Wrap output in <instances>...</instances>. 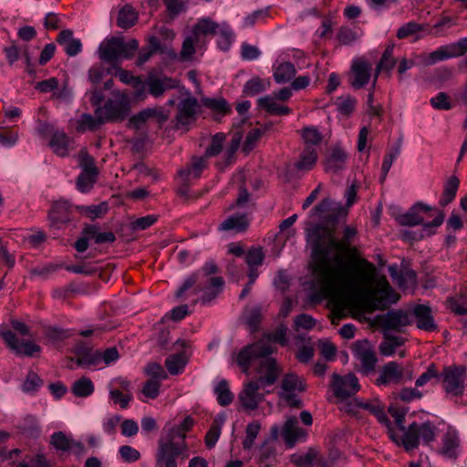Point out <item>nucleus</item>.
I'll use <instances>...</instances> for the list:
<instances>
[{
	"instance_id": "obj_1",
	"label": "nucleus",
	"mask_w": 467,
	"mask_h": 467,
	"mask_svg": "<svg viewBox=\"0 0 467 467\" xmlns=\"http://www.w3.org/2000/svg\"><path fill=\"white\" fill-rule=\"evenodd\" d=\"M357 235V229L347 225L342 239L337 240L334 233L326 227L316 225L307 231L306 241L311 247L312 268L316 288L310 297L320 302L374 281L377 270L366 259L359 261L358 275H353L344 254H347Z\"/></svg>"
},
{
	"instance_id": "obj_2",
	"label": "nucleus",
	"mask_w": 467,
	"mask_h": 467,
	"mask_svg": "<svg viewBox=\"0 0 467 467\" xmlns=\"http://www.w3.org/2000/svg\"><path fill=\"white\" fill-rule=\"evenodd\" d=\"M275 348L265 341H256L243 348L236 356V363L245 374L256 365V371L263 374L257 380H249L244 384L238 400L245 410H254L264 400L265 393L260 389L273 385L281 371L275 358L271 355Z\"/></svg>"
},
{
	"instance_id": "obj_3",
	"label": "nucleus",
	"mask_w": 467,
	"mask_h": 467,
	"mask_svg": "<svg viewBox=\"0 0 467 467\" xmlns=\"http://www.w3.org/2000/svg\"><path fill=\"white\" fill-rule=\"evenodd\" d=\"M436 426L430 420L423 423L412 422L407 428L402 436L397 435L389 430V438L398 445L402 446L407 451L417 449L421 440L424 444H429L436 438Z\"/></svg>"
},
{
	"instance_id": "obj_4",
	"label": "nucleus",
	"mask_w": 467,
	"mask_h": 467,
	"mask_svg": "<svg viewBox=\"0 0 467 467\" xmlns=\"http://www.w3.org/2000/svg\"><path fill=\"white\" fill-rule=\"evenodd\" d=\"M357 188L358 186L352 183L347 189L345 192L346 206L329 198H326L311 210V214L319 216L331 223H336L341 219H345L348 213V208L356 202Z\"/></svg>"
},
{
	"instance_id": "obj_5",
	"label": "nucleus",
	"mask_w": 467,
	"mask_h": 467,
	"mask_svg": "<svg viewBox=\"0 0 467 467\" xmlns=\"http://www.w3.org/2000/svg\"><path fill=\"white\" fill-rule=\"evenodd\" d=\"M445 398L458 402L467 386V368L463 365H451L443 368L439 375Z\"/></svg>"
},
{
	"instance_id": "obj_6",
	"label": "nucleus",
	"mask_w": 467,
	"mask_h": 467,
	"mask_svg": "<svg viewBox=\"0 0 467 467\" xmlns=\"http://www.w3.org/2000/svg\"><path fill=\"white\" fill-rule=\"evenodd\" d=\"M187 458L188 445L180 436L161 435L156 452V467H177V458Z\"/></svg>"
},
{
	"instance_id": "obj_7",
	"label": "nucleus",
	"mask_w": 467,
	"mask_h": 467,
	"mask_svg": "<svg viewBox=\"0 0 467 467\" xmlns=\"http://www.w3.org/2000/svg\"><path fill=\"white\" fill-rule=\"evenodd\" d=\"M139 48V42L130 39L125 42L122 36H112L104 40L99 47V57L108 63H116L119 58L130 59Z\"/></svg>"
},
{
	"instance_id": "obj_8",
	"label": "nucleus",
	"mask_w": 467,
	"mask_h": 467,
	"mask_svg": "<svg viewBox=\"0 0 467 467\" xmlns=\"http://www.w3.org/2000/svg\"><path fill=\"white\" fill-rule=\"evenodd\" d=\"M111 95L104 106L98 107V112L102 113V121H122L130 112V99L128 93L120 90H114Z\"/></svg>"
},
{
	"instance_id": "obj_9",
	"label": "nucleus",
	"mask_w": 467,
	"mask_h": 467,
	"mask_svg": "<svg viewBox=\"0 0 467 467\" xmlns=\"http://www.w3.org/2000/svg\"><path fill=\"white\" fill-rule=\"evenodd\" d=\"M433 208L422 202H418L410 207L407 213L399 217V223L401 225L413 226L417 224H422L423 230L428 232V234H433L431 228H436L441 225L444 220V213L440 211L432 222L423 223L424 218L421 215L423 213L432 211Z\"/></svg>"
},
{
	"instance_id": "obj_10",
	"label": "nucleus",
	"mask_w": 467,
	"mask_h": 467,
	"mask_svg": "<svg viewBox=\"0 0 467 467\" xmlns=\"http://www.w3.org/2000/svg\"><path fill=\"white\" fill-rule=\"evenodd\" d=\"M414 377L412 366H400L395 361L386 363L379 370L375 383L378 386L398 385L411 380Z\"/></svg>"
},
{
	"instance_id": "obj_11",
	"label": "nucleus",
	"mask_w": 467,
	"mask_h": 467,
	"mask_svg": "<svg viewBox=\"0 0 467 467\" xmlns=\"http://www.w3.org/2000/svg\"><path fill=\"white\" fill-rule=\"evenodd\" d=\"M354 358L359 362V370L368 375L375 370L378 358L368 340H358L351 347Z\"/></svg>"
},
{
	"instance_id": "obj_12",
	"label": "nucleus",
	"mask_w": 467,
	"mask_h": 467,
	"mask_svg": "<svg viewBox=\"0 0 467 467\" xmlns=\"http://www.w3.org/2000/svg\"><path fill=\"white\" fill-rule=\"evenodd\" d=\"M399 300V296L392 289L385 276L377 280L374 292L370 295L369 301L373 309H384Z\"/></svg>"
},
{
	"instance_id": "obj_13",
	"label": "nucleus",
	"mask_w": 467,
	"mask_h": 467,
	"mask_svg": "<svg viewBox=\"0 0 467 467\" xmlns=\"http://www.w3.org/2000/svg\"><path fill=\"white\" fill-rule=\"evenodd\" d=\"M331 386L334 395L341 400L355 395L360 389L358 378L352 373L345 376L333 374Z\"/></svg>"
},
{
	"instance_id": "obj_14",
	"label": "nucleus",
	"mask_w": 467,
	"mask_h": 467,
	"mask_svg": "<svg viewBox=\"0 0 467 467\" xmlns=\"http://www.w3.org/2000/svg\"><path fill=\"white\" fill-rule=\"evenodd\" d=\"M0 336L7 347L17 355L33 357L41 351V347L31 340L22 341L19 343L16 334L10 330L0 332Z\"/></svg>"
},
{
	"instance_id": "obj_15",
	"label": "nucleus",
	"mask_w": 467,
	"mask_h": 467,
	"mask_svg": "<svg viewBox=\"0 0 467 467\" xmlns=\"http://www.w3.org/2000/svg\"><path fill=\"white\" fill-rule=\"evenodd\" d=\"M379 322L385 329L401 331L403 327L411 324L412 319L409 312L402 309H394L380 316Z\"/></svg>"
},
{
	"instance_id": "obj_16",
	"label": "nucleus",
	"mask_w": 467,
	"mask_h": 467,
	"mask_svg": "<svg viewBox=\"0 0 467 467\" xmlns=\"http://www.w3.org/2000/svg\"><path fill=\"white\" fill-rule=\"evenodd\" d=\"M198 100L192 96L182 99L178 104V113L175 117V127L180 129L194 120L198 109Z\"/></svg>"
},
{
	"instance_id": "obj_17",
	"label": "nucleus",
	"mask_w": 467,
	"mask_h": 467,
	"mask_svg": "<svg viewBox=\"0 0 467 467\" xmlns=\"http://www.w3.org/2000/svg\"><path fill=\"white\" fill-rule=\"evenodd\" d=\"M372 66L364 58H356L351 65L352 78L350 85L355 89H359L365 87L370 79Z\"/></svg>"
},
{
	"instance_id": "obj_18",
	"label": "nucleus",
	"mask_w": 467,
	"mask_h": 467,
	"mask_svg": "<svg viewBox=\"0 0 467 467\" xmlns=\"http://www.w3.org/2000/svg\"><path fill=\"white\" fill-rule=\"evenodd\" d=\"M50 445L61 452L72 451L76 454H82L84 452L83 444L63 431H57L51 435Z\"/></svg>"
},
{
	"instance_id": "obj_19",
	"label": "nucleus",
	"mask_w": 467,
	"mask_h": 467,
	"mask_svg": "<svg viewBox=\"0 0 467 467\" xmlns=\"http://www.w3.org/2000/svg\"><path fill=\"white\" fill-rule=\"evenodd\" d=\"M348 152L338 145L331 148L328 155L324 161V170L327 173L337 174L346 169Z\"/></svg>"
},
{
	"instance_id": "obj_20",
	"label": "nucleus",
	"mask_w": 467,
	"mask_h": 467,
	"mask_svg": "<svg viewBox=\"0 0 467 467\" xmlns=\"http://www.w3.org/2000/svg\"><path fill=\"white\" fill-rule=\"evenodd\" d=\"M145 84L151 96L160 98L166 90L177 88L178 81L166 76L150 74L145 80Z\"/></svg>"
},
{
	"instance_id": "obj_21",
	"label": "nucleus",
	"mask_w": 467,
	"mask_h": 467,
	"mask_svg": "<svg viewBox=\"0 0 467 467\" xmlns=\"http://www.w3.org/2000/svg\"><path fill=\"white\" fill-rule=\"evenodd\" d=\"M282 434L289 448L294 447L296 441H304L306 437V431L298 426L297 419L295 417L286 420Z\"/></svg>"
},
{
	"instance_id": "obj_22",
	"label": "nucleus",
	"mask_w": 467,
	"mask_h": 467,
	"mask_svg": "<svg viewBox=\"0 0 467 467\" xmlns=\"http://www.w3.org/2000/svg\"><path fill=\"white\" fill-rule=\"evenodd\" d=\"M354 404L358 408L366 410L369 411L371 414L375 415L378 420L387 427L388 433H389V430H391V423L388 419L384 411V406L381 404L380 401H379L378 400L363 401L359 399H355Z\"/></svg>"
},
{
	"instance_id": "obj_23",
	"label": "nucleus",
	"mask_w": 467,
	"mask_h": 467,
	"mask_svg": "<svg viewBox=\"0 0 467 467\" xmlns=\"http://www.w3.org/2000/svg\"><path fill=\"white\" fill-rule=\"evenodd\" d=\"M461 451V441L456 431L449 430L442 437L441 453L450 459H456Z\"/></svg>"
},
{
	"instance_id": "obj_24",
	"label": "nucleus",
	"mask_w": 467,
	"mask_h": 467,
	"mask_svg": "<svg viewBox=\"0 0 467 467\" xmlns=\"http://www.w3.org/2000/svg\"><path fill=\"white\" fill-rule=\"evenodd\" d=\"M413 316L416 319L417 327L425 331H433L437 328L431 309L425 305H418L413 308Z\"/></svg>"
},
{
	"instance_id": "obj_25",
	"label": "nucleus",
	"mask_w": 467,
	"mask_h": 467,
	"mask_svg": "<svg viewBox=\"0 0 467 467\" xmlns=\"http://www.w3.org/2000/svg\"><path fill=\"white\" fill-rule=\"evenodd\" d=\"M282 392L281 396L287 401H292L293 404H299L300 401H294L296 391H303L305 386L300 381L299 378L295 374H287L282 380Z\"/></svg>"
},
{
	"instance_id": "obj_26",
	"label": "nucleus",
	"mask_w": 467,
	"mask_h": 467,
	"mask_svg": "<svg viewBox=\"0 0 467 467\" xmlns=\"http://www.w3.org/2000/svg\"><path fill=\"white\" fill-rule=\"evenodd\" d=\"M57 41L64 47L65 52L69 57H75L81 52V41L73 37V31L70 29L62 30L57 37Z\"/></svg>"
},
{
	"instance_id": "obj_27",
	"label": "nucleus",
	"mask_w": 467,
	"mask_h": 467,
	"mask_svg": "<svg viewBox=\"0 0 467 467\" xmlns=\"http://www.w3.org/2000/svg\"><path fill=\"white\" fill-rule=\"evenodd\" d=\"M389 273L391 278L397 282L400 288L406 290L414 286L416 283V275L413 271H400L395 265L389 266Z\"/></svg>"
},
{
	"instance_id": "obj_28",
	"label": "nucleus",
	"mask_w": 467,
	"mask_h": 467,
	"mask_svg": "<svg viewBox=\"0 0 467 467\" xmlns=\"http://www.w3.org/2000/svg\"><path fill=\"white\" fill-rule=\"evenodd\" d=\"M72 144L73 140L62 130L55 131L49 142L53 151L60 157H65L68 154Z\"/></svg>"
},
{
	"instance_id": "obj_29",
	"label": "nucleus",
	"mask_w": 467,
	"mask_h": 467,
	"mask_svg": "<svg viewBox=\"0 0 467 467\" xmlns=\"http://www.w3.org/2000/svg\"><path fill=\"white\" fill-rule=\"evenodd\" d=\"M258 106L265 109L270 115H288L291 113V109L283 106L277 102V99L273 96H265L257 100Z\"/></svg>"
},
{
	"instance_id": "obj_30",
	"label": "nucleus",
	"mask_w": 467,
	"mask_h": 467,
	"mask_svg": "<svg viewBox=\"0 0 467 467\" xmlns=\"http://www.w3.org/2000/svg\"><path fill=\"white\" fill-rule=\"evenodd\" d=\"M206 167V161L204 157H193L191 164L179 171L181 177L183 180L188 181L190 179H197L201 176L202 171Z\"/></svg>"
},
{
	"instance_id": "obj_31",
	"label": "nucleus",
	"mask_w": 467,
	"mask_h": 467,
	"mask_svg": "<svg viewBox=\"0 0 467 467\" xmlns=\"http://www.w3.org/2000/svg\"><path fill=\"white\" fill-rule=\"evenodd\" d=\"M296 70L291 62H282L274 69V79L278 84L287 83L296 76Z\"/></svg>"
},
{
	"instance_id": "obj_32",
	"label": "nucleus",
	"mask_w": 467,
	"mask_h": 467,
	"mask_svg": "<svg viewBox=\"0 0 467 467\" xmlns=\"http://www.w3.org/2000/svg\"><path fill=\"white\" fill-rule=\"evenodd\" d=\"M248 226V221L244 214H236L228 217L219 226L220 231L244 232Z\"/></svg>"
},
{
	"instance_id": "obj_33",
	"label": "nucleus",
	"mask_w": 467,
	"mask_h": 467,
	"mask_svg": "<svg viewBox=\"0 0 467 467\" xmlns=\"http://www.w3.org/2000/svg\"><path fill=\"white\" fill-rule=\"evenodd\" d=\"M219 26L210 18H202L193 26L192 34L200 41L201 36L217 35Z\"/></svg>"
},
{
	"instance_id": "obj_34",
	"label": "nucleus",
	"mask_w": 467,
	"mask_h": 467,
	"mask_svg": "<svg viewBox=\"0 0 467 467\" xmlns=\"http://www.w3.org/2000/svg\"><path fill=\"white\" fill-rule=\"evenodd\" d=\"M138 20V14L130 5H125L119 11L117 18V25L120 28L128 29L135 25Z\"/></svg>"
},
{
	"instance_id": "obj_35",
	"label": "nucleus",
	"mask_w": 467,
	"mask_h": 467,
	"mask_svg": "<svg viewBox=\"0 0 467 467\" xmlns=\"http://www.w3.org/2000/svg\"><path fill=\"white\" fill-rule=\"evenodd\" d=\"M317 150L304 148L299 160L296 162L295 166L299 171H310L317 163Z\"/></svg>"
},
{
	"instance_id": "obj_36",
	"label": "nucleus",
	"mask_w": 467,
	"mask_h": 467,
	"mask_svg": "<svg viewBox=\"0 0 467 467\" xmlns=\"http://www.w3.org/2000/svg\"><path fill=\"white\" fill-rule=\"evenodd\" d=\"M460 181L456 176H451L444 184L443 192L440 199V205L442 207L447 206L451 203L457 193Z\"/></svg>"
},
{
	"instance_id": "obj_37",
	"label": "nucleus",
	"mask_w": 467,
	"mask_h": 467,
	"mask_svg": "<svg viewBox=\"0 0 467 467\" xmlns=\"http://www.w3.org/2000/svg\"><path fill=\"white\" fill-rule=\"evenodd\" d=\"M224 281L221 276L211 277L209 286L204 290L202 296V303L208 304L213 301L223 290Z\"/></svg>"
},
{
	"instance_id": "obj_38",
	"label": "nucleus",
	"mask_w": 467,
	"mask_h": 467,
	"mask_svg": "<svg viewBox=\"0 0 467 467\" xmlns=\"http://www.w3.org/2000/svg\"><path fill=\"white\" fill-rule=\"evenodd\" d=\"M302 139L305 144L304 148H310L318 150L323 137L317 128L306 127L302 130Z\"/></svg>"
},
{
	"instance_id": "obj_39",
	"label": "nucleus",
	"mask_w": 467,
	"mask_h": 467,
	"mask_svg": "<svg viewBox=\"0 0 467 467\" xmlns=\"http://www.w3.org/2000/svg\"><path fill=\"white\" fill-rule=\"evenodd\" d=\"M401 147H402V139L400 138L397 140V142L395 143V145H393L389 149V152L385 155V158H384V161L382 163V167H381V171H382L381 181L382 182L385 180L393 161L400 154Z\"/></svg>"
},
{
	"instance_id": "obj_40",
	"label": "nucleus",
	"mask_w": 467,
	"mask_h": 467,
	"mask_svg": "<svg viewBox=\"0 0 467 467\" xmlns=\"http://www.w3.org/2000/svg\"><path fill=\"white\" fill-rule=\"evenodd\" d=\"M192 425L193 420L191 417H186L180 424L164 429L161 434L164 436H180L182 442H185L186 432L190 431Z\"/></svg>"
},
{
	"instance_id": "obj_41",
	"label": "nucleus",
	"mask_w": 467,
	"mask_h": 467,
	"mask_svg": "<svg viewBox=\"0 0 467 467\" xmlns=\"http://www.w3.org/2000/svg\"><path fill=\"white\" fill-rule=\"evenodd\" d=\"M71 390L76 397H88L94 392V384L89 378L82 377L73 383Z\"/></svg>"
},
{
	"instance_id": "obj_42",
	"label": "nucleus",
	"mask_w": 467,
	"mask_h": 467,
	"mask_svg": "<svg viewBox=\"0 0 467 467\" xmlns=\"http://www.w3.org/2000/svg\"><path fill=\"white\" fill-rule=\"evenodd\" d=\"M103 115L102 113L98 112V108L95 110V116L90 114H82L79 120V130H84L86 129L94 130L99 128L100 125L106 123L107 121H102Z\"/></svg>"
},
{
	"instance_id": "obj_43",
	"label": "nucleus",
	"mask_w": 467,
	"mask_h": 467,
	"mask_svg": "<svg viewBox=\"0 0 467 467\" xmlns=\"http://www.w3.org/2000/svg\"><path fill=\"white\" fill-rule=\"evenodd\" d=\"M187 364V358L184 354H175L169 356L165 360V366L171 375L181 373Z\"/></svg>"
},
{
	"instance_id": "obj_44",
	"label": "nucleus",
	"mask_w": 467,
	"mask_h": 467,
	"mask_svg": "<svg viewBox=\"0 0 467 467\" xmlns=\"http://www.w3.org/2000/svg\"><path fill=\"white\" fill-rule=\"evenodd\" d=\"M317 452L314 449H308L306 452L294 453L290 462L296 467H311L316 460Z\"/></svg>"
},
{
	"instance_id": "obj_45",
	"label": "nucleus",
	"mask_w": 467,
	"mask_h": 467,
	"mask_svg": "<svg viewBox=\"0 0 467 467\" xmlns=\"http://www.w3.org/2000/svg\"><path fill=\"white\" fill-rule=\"evenodd\" d=\"M214 393L217 396V401L221 406H227L232 403L234 395L231 392L228 382L225 379H222L214 388Z\"/></svg>"
},
{
	"instance_id": "obj_46",
	"label": "nucleus",
	"mask_w": 467,
	"mask_h": 467,
	"mask_svg": "<svg viewBox=\"0 0 467 467\" xmlns=\"http://www.w3.org/2000/svg\"><path fill=\"white\" fill-rule=\"evenodd\" d=\"M224 422L223 416H217L214 419L213 424L211 426L210 430L206 433L205 436V444L208 448H213L215 446L220 434H221V427Z\"/></svg>"
},
{
	"instance_id": "obj_47",
	"label": "nucleus",
	"mask_w": 467,
	"mask_h": 467,
	"mask_svg": "<svg viewBox=\"0 0 467 467\" xmlns=\"http://www.w3.org/2000/svg\"><path fill=\"white\" fill-rule=\"evenodd\" d=\"M86 234L88 237H92L96 244L113 243L116 240L112 232L99 233L97 225H87Z\"/></svg>"
},
{
	"instance_id": "obj_48",
	"label": "nucleus",
	"mask_w": 467,
	"mask_h": 467,
	"mask_svg": "<svg viewBox=\"0 0 467 467\" xmlns=\"http://www.w3.org/2000/svg\"><path fill=\"white\" fill-rule=\"evenodd\" d=\"M49 219L52 224H57L59 223H65L67 220V202H57L54 203L50 212H49Z\"/></svg>"
},
{
	"instance_id": "obj_49",
	"label": "nucleus",
	"mask_w": 467,
	"mask_h": 467,
	"mask_svg": "<svg viewBox=\"0 0 467 467\" xmlns=\"http://www.w3.org/2000/svg\"><path fill=\"white\" fill-rule=\"evenodd\" d=\"M99 171H82L77 179V188L81 192H88L93 188Z\"/></svg>"
},
{
	"instance_id": "obj_50",
	"label": "nucleus",
	"mask_w": 467,
	"mask_h": 467,
	"mask_svg": "<svg viewBox=\"0 0 467 467\" xmlns=\"http://www.w3.org/2000/svg\"><path fill=\"white\" fill-rule=\"evenodd\" d=\"M404 344V339L398 336H389L380 344L379 350L383 356H391L396 349Z\"/></svg>"
},
{
	"instance_id": "obj_51",
	"label": "nucleus",
	"mask_w": 467,
	"mask_h": 467,
	"mask_svg": "<svg viewBox=\"0 0 467 467\" xmlns=\"http://www.w3.org/2000/svg\"><path fill=\"white\" fill-rule=\"evenodd\" d=\"M119 358V354L115 347L109 348L104 351H96L88 364H96L98 361L102 360L106 365L117 361Z\"/></svg>"
},
{
	"instance_id": "obj_52",
	"label": "nucleus",
	"mask_w": 467,
	"mask_h": 467,
	"mask_svg": "<svg viewBox=\"0 0 467 467\" xmlns=\"http://www.w3.org/2000/svg\"><path fill=\"white\" fill-rule=\"evenodd\" d=\"M217 35L219 36L218 46L220 48L228 50L234 38L231 27L225 23L220 24Z\"/></svg>"
},
{
	"instance_id": "obj_53",
	"label": "nucleus",
	"mask_w": 467,
	"mask_h": 467,
	"mask_svg": "<svg viewBox=\"0 0 467 467\" xmlns=\"http://www.w3.org/2000/svg\"><path fill=\"white\" fill-rule=\"evenodd\" d=\"M286 332L287 327L285 326H280L274 333L266 335L264 338L260 339L259 341H265L268 344H270L275 348V351L272 353L274 354L275 352H276V347L274 345V343L278 342L282 346L287 344Z\"/></svg>"
},
{
	"instance_id": "obj_54",
	"label": "nucleus",
	"mask_w": 467,
	"mask_h": 467,
	"mask_svg": "<svg viewBox=\"0 0 467 467\" xmlns=\"http://www.w3.org/2000/svg\"><path fill=\"white\" fill-rule=\"evenodd\" d=\"M260 430L261 424L257 420H254L246 426L245 438L243 441L244 449L249 450L253 447Z\"/></svg>"
},
{
	"instance_id": "obj_55",
	"label": "nucleus",
	"mask_w": 467,
	"mask_h": 467,
	"mask_svg": "<svg viewBox=\"0 0 467 467\" xmlns=\"http://www.w3.org/2000/svg\"><path fill=\"white\" fill-rule=\"evenodd\" d=\"M78 162L82 171H99L95 165L94 158L89 155L86 149L80 150L78 154Z\"/></svg>"
},
{
	"instance_id": "obj_56",
	"label": "nucleus",
	"mask_w": 467,
	"mask_h": 467,
	"mask_svg": "<svg viewBox=\"0 0 467 467\" xmlns=\"http://www.w3.org/2000/svg\"><path fill=\"white\" fill-rule=\"evenodd\" d=\"M266 89V86L263 79L260 78H253L248 80L244 86V93L246 96H254Z\"/></svg>"
},
{
	"instance_id": "obj_57",
	"label": "nucleus",
	"mask_w": 467,
	"mask_h": 467,
	"mask_svg": "<svg viewBox=\"0 0 467 467\" xmlns=\"http://www.w3.org/2000/svg\"><path fill=\"white\" fill-rule=\"evenodd\" d=\"M225 138L224 133H216L212 138L211 145L205 150V157H213L221 153Z\"/></svg>"
},
{
	"instance_id": "obj_58",
	"label": "nucleus",
	"mask_w": 467,
	"mask_h": 467,
	"mask_svg": "<svg viewBox=\"0 0 467 467\" xmlns=\"http://www.w3.org/2000/svg\"><path fill=\"white\" fill-rule=\"evenodd\" d=\"M336 105L341 114L348 116L354 111L357 99L351 96L340 97L337 99Z\"/></svg>"
},
{
	"instance_id": "obj_59",
	"label": "nucleus",
	"mask_w": 467,
	"mask_h": 467,
	"mask_svg": "<svg viewBox=\"0 0 467 467\" xmlns=\"http://www.w3.org/2000/svg\"><path fill=\"white\" fill-rule=\"evenodd\" d=\"M109 397L114 404H119L120 408L126 409L129 407L132 395L130 393H123L118 389H109Z\"/></svg>"
},
{
	"instance_id": "obj_60",
	"label": "nucleus",
	"mask_w": 467,
	"mask_h": 467,
	"mask_svg": "<svg viewBox=\"0 0 467 467\" xmlns=\"http://www.w3.org/2000/svg\"><path fill=\"white\" fill-rule=\"evenodd\" d=\"M150 113L151 111H150V108H148L132 116L129 120L130 127L134 130L142 129L145 123L151 119Z\"/></svg>"
},
{
	"instance_id": "obj_61",
	"label": "nucleus",
	"mask_w": 467,
	"mask_h": 467,
	"mask_svg": "<svg viewBox=\"0 0 467 467\" xmlns=\"http://www.w3.org/2000/svg\"><path fill=\"white\" fill-rule=\"evenodd\" d=\"M264 258L262 248H252L246 254L245 262L249 267H257L263 264Z\"/></svg>"
},
{
	"instance_id": "obj_62",
	"label": "nucleus",
	"mask_w": 467,
	"mask_h": 467,
	"mask_svg": "<svg viewBox=\"0 0 467 467\" xmlns=\"http://www.w3.org/2000/svg\"><path fill=\"white\" fill-rule=\"evenodd\" d=\"M262 318V311L260 306H254L245 311V323L251 328H256Z\"/></svg>"
},
{
	"instance_id": "obj_63",
	"label": "nucleus",
	"mask_w": 467,
	"mask_h": 467,
	"mask_svg": "<svg viewBox=\"0 0 467 467\" xmlns=\"http://www.w3.org/2000/svg\"><path fill=\"white\" fill-rule=\"evenodd\" d=\"M161 388V380L149 379L141 389V393L148 399H156L159 396Z\"/></svg>"
},
{
	"instance_id": "obj_64",
	"label": "nucleus",
	"mask_w": 467,
	"mask_h": 467,
	"mask_svg": "<svg viewBox=\"0 0 467 467\" xmlns=\"http://www.w3.org/2000/svg\"><path fill=\"white\" fill-rule=\"evenodd\" d=\"M431 104L435 109L449 110L452 105L445 92H440L431 99Z\"/></svg>"
}]
</instances>
